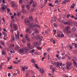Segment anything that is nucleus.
I'll return each mask as SVG.
<instances>
[{"label": "nucleus", "instance_id": "nucleus-55", "mask_svg": "<svg viewBox=\"0 0 77 77\" xmlns=\"http://www.w3.org/2000/svg\"><path fill=\"white\" fill-rule=\"evenodd\" d=\"M49 5L50 6H53V4H52L51 3H49Z\"/></svg>", "mask_w": 77, "mask_h": 77}, {"label": "nucleus", "instance_id": "nucleus-5", "mask_svg": "<svg viewBox=\"0 0 77 77\" xmlns=\"http://www.w3.org/2000/svg\"><path fill=\"white\" fill-rule=\"evenodd\" d=\"M33 44L34 45L35 47H39V43L36 42H34Z\"/></svg>", "mask_w": 77, "mask_h": 77}, {"label": "nucleus", "instance_id": "nucleus-15", "mask_svg": "<svg viewBox=\"0 0 77 77\" xmlns=\"http://www.w3.org/2000/svg\"><path fill=\"white\" fill-rule=\"evenodd\" d=\"M29 18L30 21H33V17L31 16H30L29 17Z\"/></svg>", "mask_w": 77, "mask_h": 77}, {"label": "nucleus", "instance_id": "nucleus-23", "mask_svg": "<svg viewBox=\"0 0 77 77\" xmlns=\"http://www.w3.org/2000/svg\"><path fill=\"white\" fill-rule=\"evenodd\" d=\"M26 7L28 10H30V5H26Z\"/></svg>", "mask_w": 77, "mask_h": 77}, {"label": "nucleus", "instance_id": "nucleus-16", "mask_svg": "<svg viewBox=\"0 0 77 77\" xmlns=\"http://www.w3.org/2000/svg\"><path fill=\"white\" fill-rule=\"evenodd\" d=\"M2 33H3V35H5L4 36V37H5L6 36H7V33H6V32H5L4 31H2Z\"/></svg>", "mask_w": 77, "mask_h": 77}, {"label": "nucleus", "instance_id": "nucleus-64", "mask_svg": "<svg viewBox=\"0 0 77 77\" xmlns=\"http://www.w3.org/2000/svg\"><path fill=\"white\" fill-rule=\"evenodd\" d=\"M75 48H77V44H75Z\"/></svg>", "mask_w": 77, "mask_h": 77}, {"label": "nucleus", "instance_id": "nucleus-56", "mask_svg": "<svg viewBox=\"0 0 77 77\" xmlns=\"http://www.w3.org/2000/svg\"><path fill=\"white\" fill-rule=\"evenodd\" d=\"M15 51H10V53H15Z\"/></svg>", "mask_w": 77, "mask_h": 77}, {"label": "nucleus", "instance_id": "nucleus-40", "mask_svg": "<svg viewBox=\"0 0 77 77\" xmlns=\"http://www.w3.org/2000/svg\"><path fill=\"white\" fill-rule=\"evenodd\" d=\"M19 48V46H16L15 48V50H18Z\"/></svg>", "mask_w": 77, "mask_h": 77}, {"label": "nucleus", "instance_id": "nucleus-30", "mask_svg": "<svg viewBox=\"0 0 77 77\" xmlns=\"http://www.w3.org/2000/svg\"><path fill=\"white\" fill-rule=\"evenodd\" d=\"M14 44H11L9 46V47H14Z\"/></svg>", "mask_w": 77, "mask_h": 77}, {"label": "nucleus", "instance_id": "nucleus-2", "mask_svg": "<svg viewBox=\"0 0 77 77\" xmlns=\"http://www.w3.org/2000/svg\"><path fill=\"white\" fill-rule=\"evenodd\" d=\"M13 30L14 31H17L18 29V26L16 24H14L13 25Z\"/></svg>", "mask_w": 77, "mask_h": 77}, {"label": "nucleus", "instance_id": "nucleus-51", "mask_svg": "<svg viewBox=\"0 0 77 77\" xmlns=\"http://www.w3.org/2000/svg\"><path fill=\"white\" fill-rule=\"evenodd\" d=\"M30 11L31 12H33V11H34V8H32Z\"/></svg>", "mask_w": 77, "mask_h": 77}, {"label": "nucleus", "instance_id": "nucleus-17", "mask_svg": "<svg viewBox=\"0 0 77 77\" xmlns=\"http://www.w3.org/2000/svg\"><path fill=\"white\" fill-rule=\"evenodd\" d=\"M28 68L26 66H25L24 67H23L22 68V69L24 71L25 69H28Z\"/></svg>", "mask_w": 77, "mask_h": 77}, {"label": "nucleus", "instance_id": "nucleus-1", "mask_svg": "<svg viewBox=\"0 0 77 77\" xmlns=\"http://www.w3.org/2000/svg\"><path fill=\"white\" fill-rule=\"evenodd\" d=\"M69 29H70V27L69 26H67L65 28V31H66L67 33H69L71 32V31L69 30Z\"/></svg>", "mask_w": 77, "mask_h": 77}, {"label": "nucleus", "instance_id": "nucleus-60", "mask_svg": "<svg viewBox=\"0 0 77 77\" xmlns=\"http://www.w3.org/2000/svg\"><path fill=\"white\" fill-rule=\"evenodd\" d=\"M33 0H31V2H30V3L32 4V3H33Z\"/></svg>", "mask_w": 77, "mask_h": 77}, {"label": "nucleus", "instance_id": "nucleus-59", "mask_svg": "<svg viewBox=\"0 0 77 77\" xmlns=\"http://www.w3.org/2000/svg\"><path fill=\"white\" fill-rule=\"evenodd\" d=\"M53 32H54L55 34H56V30L55 29H54V30H53Z\"/></svg>", "mask_w": 77, "mask_h": 77}, {"label": "nucleus", "instance_id": "nucleus-44", "mask_svg": "<svg viewBox=\"0 0 77 77\" xmlns=\"http://www.w3.org/2000/svg\"><path fill=\"white\" fill-rule=\"evenodd\" d=\"M60 37H61V38H63V37H64V35L63 34H61L60 35Z\"/></svg>", "mask_w": 77, "mask_h": 77}, {"label": "nucleus", "instance_id": "nucleus-53", "mask_svg": "<svg viewBox=\"0 0 77 77\" xmlns=\"http://www.w3.org/2000/svg\"><path fill=\"white\" fill-rule=\"evenodd\" d=\"M8 68L9 69H12L13 68L12 67V66H11L10 67H8Z\"/></svg>", "mask_w": 77, "mask_h": 77}, {"label": "nucleus", "instance_id": "nucleus-52", "mask_svg": "<svg viewBox=\"0 0 77 77\" xmlns=\"http://www.w3.org/2000/svg\"><path fill=\"white\" fill-rule=\"evenodd\" d=\"M35 33H38V30L37 29L35 30Z\"/></svg>", "mask_w": 77, "mask_h": 77}, {"label": "nucleus", "instance_id": "nucleus-57", "mask_svg": "<svg viewBox=\"0 0 77 77\" xmlns=\"http://www.w3.org/2000/svg\"><path fill=\"white\" fill-rule=\"evenodd\" d=\"M1 44H2V45L5 44V42L3 41H1Z\"/></svg>", "mask_w": 77, "mask_h": 77}, {"label": "nucleus", "instance_id": "nucleus-12", "mask_svg": "<svg viewBox=\"0 0 77 77\" xmlns=\"http://www.w3.org/2000/svg\"><path fill=\"white\" fill-rule=\"evenodd\" d=\"M11 4L13 8H15V7L16 6V4H15V3L13 1L11 2Z\"/></svg>", "mask_w": 77, "mask_h": 77}, {"label": "nucleus", "instance_id": "nucleus-21", "mask_svg": "<svg viewBox=\"0 0 77 77\" xmlns=\"http://www.w3.org/2000/svg\"><path fill=\"white\" fill-rule=\"evenodd\" d=\"M31 62L33 63H36V61H35L34 59H32L31 60Z\"/></svg>", "mask_w": 77, "mask_h": 77}, {"label": "nucleus", "instance_id": "nucleus-54", "mask_svg": "<svg viewBox=\"0 0 77 77\" xmlns=\"http://www.w3.org/2000/svg\"><path fill=\"white\" fill-rule=\"evenodd\" d=\"M52 69L53 70V72H54L55 71V70H56V69H55L53 67Z\"/></svg>", "mask_w": 77, "mask_h": 77}, {"label": "nucleus", "instance_id": "nucleus-32", "mask_svg": "<svg viewBox=\"0 0 77 77\" xmlns=\"http://www.w3.org/2000/svg\"><path fill=\"white\" fill-rule=\"evenodd\" d=\"M12 42H14L15 41V37H12L11 39Z\"/></svg>", "mask_w": 77, "mask_h": 77}, {"label": "nucleus", "instance_id": "nucleus-24", "mask_svg": "<svg viewBox=\"0 0 77 77\" xmlns=\"http://www.w3.org/2000/svg\"><path fill=\"white\" fill-rule=\"evenodd\" d=\"M21 7L22 9H25V5H21Z\"/></svg>", "mask_w": 77, "mask_h": 77}, {"label": "nucleus", "instance_id": "nucleus-9", "mask_svg": "<svg viewBox=\"0 0 77 77\" xmlns=\"http://www.w3.org/2000/svg\"><path fill=\"white\" fill-rule=\"evenodd\" d=\"M40 72L42 74V75L44 74V70L43 69H40Z\"/></svg>", "mask_w": 77, "mask_h": 77}, {"label": "nucleus", "instance_id": "nucleus-49", "mask_svg": "<svg viewBox=\"0 0 77 77\" xmlns=\"http://www.w3.org/2000/svg\"><path fill=\"white\" fill-rule=\"evenodd\" d=\"M22 41L23 42H26V40L24 38H23Z\"/></svg>", "mask_w": 77, "mask_h": 77}, {"label": "nucleus", "instance_id": "nucleus-39", "mask_svg": "<svg viewBox=\"0 0 77 77\" xmlns=\"http://www.w3.org/2000/svg\"><path fill=\"white\" fill-rule=\"evenodd\" d=\"M51 42H53L54 44H55V42H54V40H53V39H51Z\"/></svg>", "mask_w": 77, "mask_h": 77}, {"label": "nucleus", "instance_id": "nucleus-50", "mask_svg": "<svg viewBox=\"0 0 77 77\" xmlns=\"http://www.w3.org/2000/svg\"><path fill=\"white\" fill-rule=\"evenodd\" d=\"M60 36V33H59L57 35V38H59Z\"/></svg>", "mask_w": 77, "mask_h": 77}, {"label": "nucleus", "instance_id": "nucleus-11", "mask_svg": "<svg viewBox=\"0 0 77 77\" xmlns=\"http://www.w3.org/2000/svg\"><path fill=\"white\" fill-rule=\"evenodd\" d=\"M24 51V50L23 48H21L19 50V52L20 53H23Z\"/></svg>", "mask_w": 77, "mask_h": 77}, {"label": "nucleus", "instance_id": "nucleus-31", "mask_svg": "<svg viewBox=\"0 0 77 77\" xmlns=\"http://www.w3.org/2000/svg\"><path fill=\"white\" fill-rule=\"evenodd\" d=\"M17 17H20L21 15V13L20 12H17Z\"/></svg>", "mask_w": 77, "mask_h": 77}, {"label": "nucleus", "instance_id": "nucleus-41", "mask_svg": "<svg viewBox=\"0 0 77 77\" xmlns=\"http://www.w3.org/2000/svg\"><path fill=\"white\" fill-rule=\"evenodd\" d=\"M39 35H37L36 36V39H39Z\"/></svg>", "mask_w": 77, "mask_h": 77}, {"label": "nucleus", "instance_id": "nucleus-3", "mask_svg": "<svg viewBox=\"0 0 77 77\" xmlns=\"http://www.w3.org/2000/svg\"><path fill=\"white\" fill-rule=\"evenodd\" d=\"M29 27L30 29H32L33 30H35V24H33V23H30L29 24Z\"/></svg>", "mask_w": 77, "mask_h": 77}, {"label": "nucleus", "instance_id": "nucleus-58", "mask_svg": "<svg viewBox=\"0 0 77 77\" xmlns=\"http://www.w3.org/2000/svg\"><path fill=\"white\" fill-rule=\"evenodd\" d=\"M50 50H51V48H48V49H47V51H50Z\"/></svg>", "mask_w": 77, "mask_h": 77}, {"label": "nucleus", "instance_id": "nucleus-4", "mask_svg": "<svg viewBox=\"0 0 77 77\" xmlns=\"http://www.w3.org/2000/svg\"><path fill=\"white\" fill-rule=\"evenodd\" d=\"M54 64L55 65V66H56V67H59V66H62V63H59V62H57V64H56V63H54Z\"/></svg>", "mask_w": 77, "mask_h": 77}, {"label": "nucleus", "instance_id": "nucleus-8", "mask_svg": "<svg viewBox=\"0 0 77 77\" xmlns=\"http://www.w3.org/2000/svg\"><path fill=\"white\" fill-rule=\"evenodd\" d=\"M56 20V17H54L51 18V23H53V22H55Z\"/></svg>", "mask_w": 77, "mask_h": 77}, {"label": "nucleus", "instance_id": "nucleus-46", "mask_svg": "<svg viewBox=\"0 0 77 77\" xmlns=\"http://www.w3.org/2000/svg\"><path fill=\"white\" fill-rule=\"evenodd\" d=\"M61 59L63 60H65V59H66L65 57V56H63V57H62Z\"/></svg>", "mask_w": 77, "mask_h": 77}, {"label": "nucleus", "instance_id": "nucleus-37", "mask_svg": "<svg viewBox=\"0 0 77 77\" xmlns=\"http://www.w3.org/2000/svg\"><path fill=\"white\" fill-rule=\"evenodd\" d=\"M63 23L65 25H66V24H68V22H64Z\"/></svg>", "mask_w": 77, "mask_h": 77}, {"label": "nucleus", "instance_id": "nucleus-13", "mask_svg": "<svg viewBox=\"0 0 77 77\" xmlns=\"http://www.w3.org/2000/svg\"><path fill=\"white\" fill-rule=\"evenodd\" d=\"M35 30L36 29V27H39V28H40V26H39V25L36 24V23H35Z\"/></svg>", "mask_w": 77, "mask_h": 77}, {"label": "nucleus", "instance_id": "nucleus-63", "mask_svg": "<svg viewBox=\"0 0 77 77\" xmlns=\"http://www.w3.org/2000/svg\"><path fill=\"white\" fill-rule=\"evenodd\" d=\"M61 59H62V58H61V57H58V60H60Z\"/></svg>", "mask_w": 77, "mask_h": 77}, {"label": "nucleus", "instance_id": "nucleus-45", "mask_svg": "<svg viewBox=\"0 0 77 77\" xmlns=\"http://www.w3.org/2000/svg\"><path fill=\"white\" fill-rule=\"evenodd\" d=\"M69 17H71V15L70 14H67V18H69Z\"/></svg>", "mask_w": 77, "mask_h": 77}, {"label": "nucleus", "instance_id": "nucleus-47", "mask_svg": "<svg viewBox=\"0 0 77 77\" xmlns=\"http://www.w3.org/2000/svg\"><path fill=\"white\" fill-rule=\"evenodd\" d=\"M19 2L20 3H23V0H19Z\"/></svg>", "mask_w": 77, "mask_h": 77}, {"label": "nucleus", "instance_id": "nucleus-36", "mask_svg": "<svg viewBox=\"0 0 77 77\" xmlns=\"http://www.w3.org/2000/svg\"><path fill=\"white\" fill-rule=\"evenodd\" d=\"M15 70H16V71L17 72L18 74H20V71L18 69H15Z\"/></svg>", "mask_w": 77, "mask_h": 77}, {"label": "nucleus", "instance_id": "nucleus-34", "mask_svg": "<svg viewBox=\"0 0 77 77\" xmlns=\"http://www.w3.org/2000/svg\"><path fill=\"white\" fill-rule=\"evenodd\" d=\"M68 25H71V24H72V22L70 21H68Z\"/></svg>", "mask_w": 77, "mask_h": 77}, {"label": "nucleus", "instance_id": "nucleus-28", "mask_svg": "<svg viewBox=\"0 0 77 77\" xmlns=\"http://www.w3.org/2000/svg\"><path fill=\"white\" fill-rule=\"evenodd\" d=\"M37 49H38V50H42V47H37Z\"/></svg>", "mask_w": 77, "mask_h": 77}, {"label": "nucleus", "instance_id": "nucleus-62", "mask_svg": "<svg viewBox=\"0 0 77 77\" xmlns=\"http://www.w3.org/2000/svg\"><path fill=\"white\" fill-rule=\"evenodd\" d=\"M8 77H11V73H8Z\"/></svg>", "mask_w": 77, "mask_h": 77}, {"label": "nucleus", "instance_id": "nucleus-35", "mask_svg": "<svg viewBox=\"0 0 77 77\" xmlns=\"http://www.w3.org/2000/svg\"><path fill=\"white\" fill-rule=\"evenodd\" d=\"M27 46L28 48H30V44L29 43H28L27 44Z\"/></svg>", "mask_w": 77, "mask_h": 77}, {"label": "nucleus", "instance_id": "nucleus-7", "mask_svg": "<svg viewBox=\"0 0 77 77\" xmlns=\"http://www.w3.org/2000/svg\"><path fill=\"white\" fill-rule=\"evenodd\" d=\"M61 68L63 70H65L66 68V65L64 64L62 66Z\"/></svg>", "mask_w": 77, "mask_h": 77}, {"label": "nucleus", "instance_id": "nucleus-38", "mask_svg": "<svg viewBox=\"0 0 77 77\" xmlns=\"http://www.w3.org/2000/svg\"><path fill=\"white\" fill-rule=\"evenodd\" d=\"M26 39L27 40L28 42H30V38H29V37L28 38H26Z\"/></svg>", "mask_w": 77, "mask_h": 77}, {"label": "nucleus", "instance_id": "nucleus-18", "mask_svg": "<svg viewBox=\"0 0 77 77\" xmlns=\"http://www.w3.org/2000/svg\"><path fill=\"white\" fill-rule=\"evenodd\" d=\"M17 39H19V38L20 37V32L18 31L17 32Z\"/></svg>", "mask_w": 77, "mask_h": 77}, {"label": "nucleus", "instance_id": "nucleus-27", "mask_svg": "<svg viewBox=\"0 0 77 77\" xmlns=\"http://www.w3.org/2000/svg\"><path fill=\"white\" fill-rule=\"evenodd\" d=\"M2 54L3 55H5V54H6V52H5V51L4 50L3 51Z\"/></svg>", "mask_w": 77, "mask_h": 77}, {"label": "nucleus", "instance_id": "nucleus-14", "mask_svg": "<svg viewBox=\"0 0 77 77\" xmlns=\"http://www.w3.org/2000/svg\"><path fill=\"white\" fill-rule=\"evenodd\" d=\"M24 51L26 53H27L28 52V49H27V47H25L24 48Z\"/></svg>", "mask_w": 77, "mask_h": 77}, {"label": "nucleus", "instance_id": "nucleus-10", "mask_svg": "<svg viewBox=\"0 0 77 77\" xmlns=\"http://www.w3.org/2000/svg\"><path fill=\"white\" fill-rule=\"evenodd\" d=\"M26 32L27 33H32V32H31V30H30L29 27L26 30Z\"/></svg>", "mask_w": 77, "mask_h": 77}, {"label": "nucleus", "instance_id": "nucleus-33", "mask_svg": "<svg viewBox=\"0 0 77 77\" xmlns=\"http://www.w3.org/2000/svg\"><path fill=\"white\" fill-rule=\"evenodd\" d=\"M22 12V13H24L26 12V10H25V9H22V11H21Z\"/></svg>", "mask_w": 77, "mask_h": 77}, {"label": "nucleus", "instance_id": "nucleus-25", "mask_svg": "<svg viewBox=\"0 0 77 77\" xmlns=\"http://www.w3.org/2000/svg\"><path fill=\"white\" fill-rule=\"evenodd\" d=\"M72 30L73 32H75V31H76V28L75 27H73L72 28Z\"/></svg>", "mask_w": 77, "mask_h": 77}, {"label": "nucleus", "instance_id": "nucleus-48", "mask_svg": "<svg viewBox=\"0 0 77 77\" xmlns=\"http://www.w3.org/2000/svg\"><path fill=\"white\" fill-rule=\"evenodd\" d=\"M25 24L26 25H28V24H27V19H25Z\"/></svg>", "mask_w": 77, "mask_h": 77}, {"label": "nucleus", "instance_id": "nucleus-43", "mask_svg": "<svg viewBox=\"0 0 77 77\" xmlns=\"http://www.w3.org/2000/svg\"><path fill=\"white\" fill-rule=\"evenodd\" d=\"M35 66L37 69H38V68H39V67H38V65H37V64H35Z\"/></svg>", "mask_w": 77, "mask_h": 77}, {"label": "nucleus", "instance_id": "nucleus-29", "mask_svg": "<svg viewBox=\"0 0 77 77\" xmlns=\"http://www.w3.org/2000/svg\"><path fill=\"white\" fill-rule=\"evenodd\" d=\"M42 36L39 37V38H38V39H40V41H42Z\"/></svg>", "mask_w": 77, "mask_h": 77}, {"label": "nucleus", "instance_id": "nucleus-26", "mask_svg": "<svg viewBox=\"0 0 77 77\" xmlns=\"http://www.w3.org/2000/svg\"><path fill=\"white\" fill-rule=\"evenodd\" d=\"M71 36L73 38H75V37L76 36L74 34H71Z\"/></svg>", "mask_w": 77, "mask_h": 77}, {"label": "nucleus", "instance_id": "nucleus-42", "mask_svg": "<svg viewBox=\"0 0 77 77\" xmlns=\"http://www.w3.org/2000/svg\"><path fill=\"white\" fill-rule=\"evenodd\" d=\"M66 67L67 69V70L69 69L70 68H69V66H68V65H66Z\"/></svg>", "mask_w": 77, "mask_h": 77}, {"label": "nucleus", "instance_id": "nucleus-6", "mask_svg": "<svg viewBox=\"0 0 77 77\" xmlns=\"http://www.w3.org/2000/svg\"><path fill=\"white\" fill-rule=\"evenodd\" d=\"M66 64L69 66H72V63L71 61H67L66 62Z\"/></svg>", "mask_w": 77, "mask_h": 77}, {"label": "nucleus", "instance_id": "nucleus-20", "mask_svg": "<svg viewBox=\"0 0 77 77\" xmlns=\"http://www.w3.org/2000/svg\"><path fill=\"white\" fill-rule=\"evenodd\" d=\"M73 63L75 66L77 67V63L76 62L74 61V60L73 61Z\"/></svg>", "mask_w": 77, "mask_h": 77}, {"label": "nucleus", "instance_id": "nucleus-61", "mask_svg": "<svg viewBox=\"0 0 77 77\" xmlns=\"http://www.w3.org/2000/svg\"><path fill=\"white\" fill-rule=\"evenodd\" d=\"M34 51H35V50L33 49L31 51V53H33V52H34Z\"/></svg>", "mask_w": 77, "mask_h": 77}, {"label": "nucleus", "instance_id": "nucleus-22", "mask_svg": "<svg viewBox=\"0 0 77 77\" xmlns=\"http://www.w3.org/2000/svg\"><path fill=\"white\" fill-rule=\"evenodd\" d=\"M25 37L26 39H27L29 38V35L27 34H26L25 35Z\"/></svg>", "mask_w": 77, "mask_h": 77}, {"label": "nucleus", "instance_id": "nucleus-19", "mask_svg": "<svg viewBox=\"0 0 77 77\" xmlns=\"http://www.w3.org/2000/svg\"><path fill=\"white\" fill-rule=\"evenodd\" d=\"M36 6V3L35 2H33L32 5V6L33 8H35Z\"/></svg>", "mask_w": 77, "mask_h": 77}]
</instances>
